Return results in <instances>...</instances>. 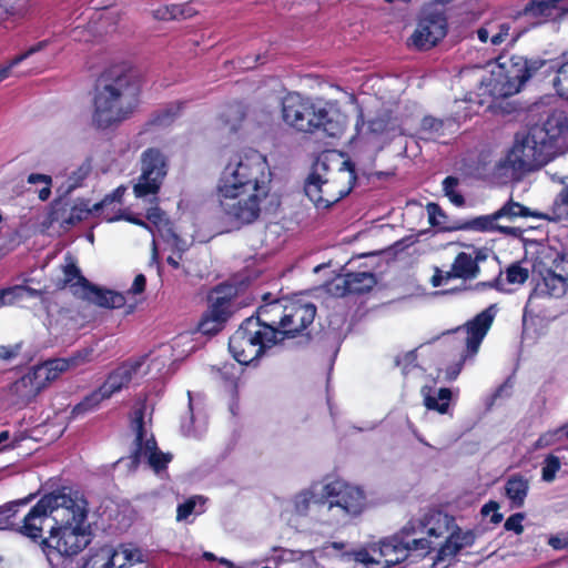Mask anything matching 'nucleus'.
<instances>
[{
  "mask_svg": "<svg viewBox=\"0 0 568 568\" xmlns=\"http://www.w3.org/2000/svg\"><path fill=\"white\" fill-rule=\"evenodd\" d=\"M142 82L130 69L112 65L95 80L92 98V125L115 129L131 119L141 104Z\"/></svg>",
  "mask_w": 568,
  "mask_h": 568,
  "instance_id": "obj_1",
  "label": "nucleus"
},
{
  "mask_svg": "<svg viewBox=\"0 0 568 568\" xmlns=\"http://www.w3.org/2000/svg\"><path fill=\"white\" fill-rule=\"evenodd\" d=\"M356 180L355 164L349 156L326 150L314 161L304 191L317 209H328L351 193Z\"/></svg>",
  "mask_w": 568,
  "mask_h": 568,
  "instance_id": "obj_2",
  "label": "nucleus"
},
{
  "mask_svg": "<svg viewBox=\"0 0 568 568\" xmlns=\"http://www.w3.org/2000/svg\"><path fill=\"white\" fill-rule=\"evenodd\" d=\"M68 523L50 526V536L41 540V549L50 562L63 556H74L90 542V535L84 528L87 501L77 493L68 503Z\"/></svg>",
  "mask_w": 568,
  "mask_h": 568,
  "instance_id": "obj_3",
  "label": "nucleus"
},
{
  "mask_svg": "<svg viewBox=\"0 0 568 568\" xmlns=\"http://www.w3.org/2000/svg\"><path fill=\"white\" fill-rule=\"evenodd\" d=\"M267 163L264 155L250 150L247 153L233 156L222 171L217 192H256L268 194L270 178L266 173Z\"/></svg>",
  "mask_w": 568,
  "mask_h": 568,
  "instance_id": "obj_4",
  "label": "nucleus"
},
{
  "mask_svg": "<svg viewBox=\"0 0 568 568\" xmlns=\"http://www.w3.org/2000/svg\"><path fill=\"white\" fill-rule=\"evenodd\" d=\"M261 320L276 332V343L303 335L313 324L316 306L301 300L281 298L260 306Z\"/></svg>",
  "mask_w": 568,
  "mask_h": 568,
  "instance_id": "obj_5",
  "label": "nucleus"
},
{
  "mask_svg": "<svg viewBox=\"0 0 568 568\" xmlns=\"http://www.w3.org/2000/svg\"><path fill=\"white\" fill-rule=\"evenodd\" d=\"M556 146L557 144H513L505 158L495 164L493 174L501 183L519 181L555 160L559 154Z\"/></svg>",
  "mask_w": 568,
  "mask_h": 568,
  "instance_id": "obj_6",
  "label": "nucleus"
},
{
  "mask_svg": "<svg viewBox=\"0 0 568 568\" xmlns=\"http://www.w3.org/2000/svg\"><path fill=\"white\" fill-rule=\"evenodd\" d=\"M498 72L490 79L491 94L507 98L518 93L525 83L538 71H542L548 64L547 59L540 57L528 59L524 55H508L501 53L496 58Z\"/></svg>",
  "mask_w": 568,
  "mask_h": 568,
  "instance_id": "obj_7",
  "label": "nucleus"
},
{
  "mask_svg": "<svg viewBox=\"0 0 568 568\" xmlns=\"http://www.w3.org/2000/svg\"><path fill=\"white\" fill-rule=\"evenodd\" d=\"M73 493L65 489L44 495L23 517L16 531L32 540L42 538L44 527L68 523V503Z\"/></svg>",
  "mask_w": 568,
  "mask_h": 568,
  "instance_id": "obj_8",
  "label": "nucleus"
},
{
  "mask_svg": "<svg viewBox=\"0 0 568 568\" xmlns=\"http://www.w3.org/2000/svg\"><path fill=\"white\" fill-rule=\"evenodd\" d=\"M276 343V332L261 320L260 310L256 317H248L230 337L229 348L240 364H250L257 359L266 348Z\"/></svg>",
  "mask_w": 568,
  "mask_h": 568,
  "instance_id": "obj_9",
  "label": "nucleus"
},
{
  "mask_svg": "<svg viewBox=\"0 0 568 568\" xmlns=\"http://www.w3.org/2000/svg\"><path fill=\"white\" fill-rule=\"evenodd\" d=\"M323 508H326L336 521L345 523L361 515L366 507L364 490L339 479L323 486Z\"/></svg>",
  "mask_w": 568,
  "mask_h": 568,
  "instance_id": "obj_10",
  "label": "nucleus"
},
{
  "mask_svg": "<svg viewBox=\"0 0 568 568\" xmlns=\"http://www.w3.org/2000/svg\"><path fill=\"white\" fill-rule=\"evenodd\" d=\"M143 418L144 404H141L133 410L131 417V429L135 435L130 456L131 465L136 466L142 460H145L152 469L159 473L166 467L168 463L171 460V455L164 454L158 449L153 436H148Z\"/></svg>",
  "mask_w": 568,
  "mask_h": 568,
  "instance_id": "obj_11",
  "label": "nucleus"
},
{
  "mask_svg": "<svg viewBox=\"0 0 568 568\" xmlns=\"http://www.w3.org/2000/svg\"><path fill=\"white\" fill-rule=\"evenodd\" d=\"M268 194L256 192H217L223 217L236 227L255 222L261 213V203Z\"/></svg>",
  "mask_w": 568,
  "mask_h": 568,
  "instance_id": "obj_12",
  "label": "nucleus"
},
{
  "mask_svg": "<svg viewBox=\"0 0 568 568\" xmlns=\"http://www.w3.org/2000/svg\"><path fill=\"white\" fill-rule=\"evenodd\" d=\"M432 548V541L428 538L403 540L396 534L371 544L372 551L378 555L379 568H389L404 561L410 551L419 550L427 554Z\"/></svg>",
  "mask_w": 568,
  "mask_h": 568,
  "instance_id": "obj_13",
  "label": "nucleus"
},
{
  "mask_svg": "<svg viewBox=\"0 0 568 568\" xmlns=\"http://www.w3.org/2000/svg\"><path fill=\"white\" fill-rule=\"evenodd\" d=\"M168 173L166 159L156 148L148 149L141 159V175L133 185V193L136 197L154 195L159 192L162 182Z\"/></svg>",
  "mask_w": 568,
  "mask_h": 568,
  "instance_id": "obj_14",
  "label": "nucleus"
},
{
  "mask_svg": "<svg viewBox=\"0 0 568 568\" xmlns=\"http://www.w3.org/2000/svg\"><path fill=\"white\" fill-rule=\"evenodd\" d=\"M320 106L296 92L287 93L282 101L283 121L303 133H312Z\"/></svg>",
  "mask_w": 568,
  "mask_h": 568,
  "instance_id": "obj_15",
  "label": "nucleus"
},
{
  "mask_svg": "<svg viewBox=\"0 0 568 568\" xmlns=\"http://www.w3.org/2000/svg\"><path fill=\"white\" fill-rule=\"evenodd\" d=\"M568 133V112L555 109L542 124H531L524 135L516 133L514 142H556Z\"/></svg>",
  "mask_w": 568,
  "mask_h": 568,
  "instance_id": "obj_16",
  "label": "nucleus"
},
{
  "mask_svg": "<svg viewBox=\"0 0 568 568\" xmlns=\"http://www.w3.org/2000/svg\"><path fill=\"white\" fill-rule=\"evenodd\" d=\"M453 521L450 517L439 511L426 514L423 518L410 519L402 529L396 532L403 540L413 538H423L420 535L427 534L428 537H443L448 532V525Z\"/></svg>",
  "mask_w": 568,
  "mask_h": 568,
  "instance_id": "obj_17",
  "label": "nucleus"
},
{
  "mask_svg": "<svg viewBox=\"0 0 568 568\" xmlns=\"http://www.w3.org/2000/svg\"><path fill=\"white\" fill-rule=\"evenodd\" d=\"M447 28V19L443 13H428L418 21L410 37L412 44L418 50H429L445 38Z\"/></svg>",
  "mask_w": 568,
  "mask_h": 568,
  "instance_id": "obj_18",
  "label": "nucleus"
},
{
  "mask_svg": "<svg viewBox=\"0 0 568 568\" xmlns=\"http://www.w3.org/2000/svg\"><path fill=\"white\" fill-rule=\"evenodd\" d=\"M568 16V0H529L521 10L517 11L513 19L530 17L537 21L532 27L544 22H561Z\"/></svg>",
  "mask_w": 568,
  "mask_h": 568,
  "instance_id": "obj_19",
  "label": "nucleus"
},
{
  "mask_svg": "<svg viewBox=\"0 0 568 568\" xmlns=\"http://www.w3.org/2000/svg\"><path fill=\"white\" fill-rule=\"evenodd\" d=\"M496 313V305L493 304L477 314L473 320L468 321L463 327L458 328V331L466 333L465 342L467 355L474 356L477 354L484 337L494 322Z\"/></svg>",
  "mask_w": 568,
  "mask_h": 568,
  "instance_id": "obj_20",
  "label": "nucleus"
},
{
  "mask_svg": "<svg viewBox=\"0 0 568 568\" xmlns=\"http://www.w3.org/2000/svg\"><path fill=\"white\" fill-rule=\"evenodd\" d=\"M145 358L141 357L135 361H129L112 372L104 384L101 386L109 397L121 390L132 381L144 376L148 372L142 369Z\"/></svg>",
  "mask_w": 568,
  "mask_h": 568,
  "instance_id": "obj_21",
  "label": "nucleus"
},
{
  "mask_svg": "<svg viewBox=\"0 0 568 568\" xmlns=\"http://www.w3.org/2000/svg\"><path fill=\"white\" fill-rule=\"evenodd\" d=\"M347 115L339 110L320 106L312 133L332 139H341L347 129Z\"/></svg>",
  "mask_w": 568,
  "mask_h": 568,
  "instance_id": "obj_22",
  "label": "nucleus"
},
{
  "mask_svg": "<svg viewBox=\"0 0 568 568\" xmlns=\"http://www.w3.org/2000/svg\"><path fill=\"white\" fill-rule=\"evenodd\" d=\"M354 126L355 134H353L347 142H357L359 138H376L395 129L389 112L378 113L366 122L362 108L358 109Z\"/></svg>",
  "mask_w": 568,
  "mask_h": 568,
  "instance_id": "obj_23",
  "label": "nucleus"
},
{
  "mask_svg": "<svg viewBox=\"0 0 568 568\" xmlns=\"http://www.w3.org/2000/svg\"><path fill=\"white\" fill-rule=\"evenodd\" d=\"M184 101H175L168 103L164 108L152 113L150 119L144 123L139 135L150 134L159 135L169 129L184 109Z\"/></svg>",
  "mask_w": 568,
  "mask_h": 568,
  "instance_id": "obj_24",
  "label": "nucleus"
},
{
  "mask_svg": "<svg viewBox=\"0 0 568 568\" xmlns=\"http://www.w3.org/2000/svg\"><path fill=\"white\" fill-rule=\"evenodd\" d=\"M376 284L375 275L371 272H356L339 275L333 283L334 294H361L369 291Z\"/></svg>",
  "mask_w": 568,
  "mask_h": 568,
  "instance_id": "obj_25",
  "label": "nucleus"
},
{
  "mask_svg": "<svg viewBox=\"0 0 568 568\" xmlns=\"http://www.w3.org/2000/svg\"><path fill=\"white\" fill-rule=\"evenodd\" d=\"M231 315V303L224 297L213 301L199 323V331L213 335L220 332Z\"/></svg>",
  "mask_w": 568,
  "mask_h": 568,
  "instance_id": "obj_26",
  "label": "nucleus"
},
{
  "mask_svg": "<svg viewBox=\"0 0 568 568\" xmlns=\"http://www.w3.org/2000/svg\"><path fill=\"white\" fill-rule=\"evenodd\" d=\"M44 388L34 369H30L21 378L10 385L9 392L13 404L24 406L29 404Z\"/></svg>",
  "mask_w": 568,
  "mask_h": 568,
  "instance_id": "obj_27",
  "label": "nucleus"
},
{
  "mask_svg": "<svg viewBox=\"0 0 568 568\" xmlns=\"http://www.w3.org/2000/svg\"><path fill=\"white\" fill-rule=\"evenodd\" d=\"M459 229L488 233L498 232L503 235L516 239L523 235V230L520 227L499 223L497 216H495V212L467 220L459 226Z\"/></svg>",
  "mask_w": 568,
  "mask_h": 568,
  "instance_id": "obj_28",
  "label": "nucleus"
},
{
  "mask_svg": "<svg viewBox=\"0 0 568 568\" xmlns=\"http://www.w3.org/2000/svg\"><path fill=\"white\" fill-rule=\"evenodd\" d=\"M77 293L82 294V300L92 302L101 307L120 308L125 304L123 294L111 290L99 288L92 284L87 287L78 286Z\"/></svg>",
  "mask_w": 568,
  "mask_h": 568,
  "instance_id": "obj_29",
  "label": "nucleus"
},
{
  "mask_svg": "<svg viewBox=\"0 0 568 568\" xmlns=\"http://www.w3.org/2000/svg\"><path fill=\"white\" fill-rule=\"evenodd\" d=\"M567 290L568 281L562 273H558L556 270H546L541 274V281L537 283L535 293L559 298L566 294Z\"/></svg>",
  "mask_w": 568,
  "mask_h": 568,
  "instance_id": "obj_30",
  "label": "nucleus"
},
{
  "mask_svg": "<svg viewBox=\"0 0 568 568\" xmlns=\"http://www.w3.org/2000/svg\"><path fill=\"white\" fill-rule=\"evenodd\" d=\"M449 120L435 118L433 115H425L419 123V128L415 132H407L405 128H399V133L409 138H418L420 140L436 139L445 133L447 125H450Z\"/></svg>",
  "mask_w": 568,
  "mask_h": 568,
  "instance_id": "obj_31",
  "label": "nucleus"
},
{
  "mask_svg": "<svg viewBox=\"0 0 568 568\" xmlns=\"http://www.w3.org/2000/svg\"><path fill=\"white\" fill-rule=\"evenodd\" d=\"M62 273L63 277L59 280L57 286L59 288L69 287L74 296L81 298L82 294L77 293L78 286L87 287L91 283L81 274V271L77 266L73 257H65V264L62 266Z\"/></svg>",
  "mask_w": 568,
  "mask_h": 568,
  "instance_id": "obj_32",
  "label": "nucleus"
},
{
  "mask_svg": "<svg viewBox=\"0 0 568 568\" xmlns=\"http://www.w3.org/2000/svg\"><path fill=\"white\" fill-rule=\"evenodd\" d=\"M542 72L554 73L551 84L556 94L560 99L568 101V60L550 59Z\"/></svg>",
  "mask_w": 568,
  "mask_h": 568,
  "instance_id": "obj_33",
  "label": "nucleus"
},
{
  "mask_svg": "<svg viewBox=\"0 0 568 568\" xmlns=\"http://www.w3.org/2000/svg\"><path fill=\"white\" fill-rule=\"evenodd\" d=\"M474 540L475 535L469 530L462 531L460 529H457L456 531H453L447 537L445 544L440 547L437 560L453 558L463 548L471 546Z\"/></svg>",
  "mask_w": 568,
  "mask_h": 568,
  "instance_id": "obj_34",
  "label": "nucleus"
},
{
  "mask_svg": "<svg viewBox=\"0 0 568 568\" xmlns=\"http://www.w3.org/2000/svg\"><path fill=\"white\" fill-rule=\"evenodd\" d=\"M245 118L246 111L242 104H230L220 115L222 129L230 134H236L241 131Z\"/></svg>",
  "mask_w": 568,
  "mask_h": 568,
  "instance_id": "obj_35",
  "label": "nucleus"
},
{
  "mask_svg": "<svg viewBox=\"0 0 568 568\" xmlns=\"http://www.w3.org/2000/svg\"><path fill=\"white\" fill-rule=\"evenodd\" d=\"M483 257L477 256L476 258H473L470 254H467L465 252H460L450 268L453 278L458 277L463 280H473L475 278L479 273V266L477 262L481 260Z\"/></svg>",
  "mask_w": 568,
  "mask_h": 568,
  "instance_id": "obj_36",
  "label": "nucleus"
},
{
  "mask_svg": "<svg viewBox=\"0 0 568 568\" xmlns=\"http://www.w3.org/2000/svg\"><path fill=\"white\" fill-rule=\"evenodd\" d=\"M92 212H97L89 202L81 200L77 202L69 211L67 209L58 210L54 213V220L60 221L63 226H72L87 219Z\"/></svg>",
  "mask_w": 568,
  "mask_h": 568,
  "instance_id": "obj_37",
  "label": "nucleus"
},
{
  "mask_svg": "<svg viewBox=\"0 0 568 568\" xmlns=\"http://www.w3.org/2000/svg\"><path fill=\"white\" fill-rule=\"evenodd\" d=\"M499 223L514 222L517 217H538L541 212L531 211L529 207L509 199L499 210L495 212Z\"/></svg>",
  "mask_w": 568,
  "mask_h": 568,
  "instance_id": "obj_38",
  "label": "nucleus"
},
{
  "mask_svg": "<svg viewBox=\"0 0 568 568\" xmlns=\"http://www.w3.org/2000/svg\"><path fill=\"white\" fill-rule=\"evenodd\" d=\"M529 489V481L521 475L510 476L505 484L506 496L513 506L521 507Z\"/></svg>",
  "mask_w": 568,
  "mask_h": 568,
  "instance_id": "obj_39",
  "label": "nucleus"
},
{
  "mask_svg": "<svg viewBox=\"0 0 568 568\" xmlns=\"http://www.w3.org/2000/svg\"><path fill=\"white\" fill-rule=\"evenodd\" d=\"M33 369L40 382L47 387L50 382L57 379L63 372L68 371L69 367L64 358H55L37 365Z\"/></svg>",
  "mask_w": 568,
  "mask_h": 568,
  "instance_id": "obj_40",
  "label": "nucleus"
},
{
  "mask_svg": "<svg viewBox=\"0 0 568 568\" xmlns=\"http://www.w3.org/2000/svg\"><path fill=\"white\" fill-rule=\"evenodd\" d=\"M323 488L318 493V485L314 484L308 489L300 491L294 497V509L298 515H306L311 503L318 504L323 507Z\"/></svg>",
  "mask_w": 568,
  "mask_h": 568,
  "instance_id": "obj_41",
  "label": "nucleus"
},
{
  "mask_svg": "<svg viewBox=\"0 0 568 568\" xmlns=\"http://www.w3.org/2000/svg\"><path fill=\"white\" fill-rule=\"evenodd\" d=\"M538 219L548 221H564L568 219V185H565L557 194L549 212L541 213V216H538Z\"/></svg>",
  "mask_w": 568,
  "mask_h": 568,
  "instance_id": "obj_42",
  "label": "nucleus"
},
{
  "mask_svg": "<svg viewBox=\"0 0 568 568\" xmlns=\"http://www.w3.org/2000/svg\"><path fill=\"white\" fill-rule=\"evenodd\" d=\"M432 389L424 387L422 389L424 404L428 409L437 410L445 414L449 406L452 392L448 388H440L436 395L430 394Z\"/></svg>",
  "mask_w": 568,
  "mask_h": 568,
  "instance_id": "obj_43",
  "label": "nucleus"
},
{
  "mask_svg": "<svg viewBox=\"0 0 568 568\" xmlns=\"http://www.w3.org/2000/svg\"><path fill=\"white\" fill-rule=\"evenodd\" d=\"M146 219L162 236L173 235L171 223L166 214L159 206L150 207L146 212Z\"/></svg>",
  "mask_w": 568,
  "mask_h": 568,
  "instance_id": "obj_44",
  "label": "nucleus"
},
{
  "mask_svg": "<svg viewBox=\"0 0 568 568\" xmlns=\"http://www.w3.org/2000/svg\"><path fill=\"white\" fill-rule=\"evenodd\" d=\"M106 398L110 397L106 394H104V390L102 389V387H100L97 390L92 392L90 395H88L81 403L75 405L72 409V415L75 417L88 412H91L95 409L100 405V403Z\"/></svg>",
  "mask_w": 568,
  "mask_h": 568,
  "instance_id": "obj_45",
  "label": "nucleus"
},
{
  "mask_svg": "<svg viewBox=\"0 0 568 568\" xmlns=\"http://www.w3.org/2000/svg\"><path fill=\"white\" fill-rule=\"evenodd\" d=\"M47 45V41H40L37 44L30 47L26 52L14 57L11 59L7 64L0 67V82L6 80L10 73L13 67L18 65L20 62L26 60L31 54L42 50Z\"/></svg>",
  "mask_w": 568,
  "mask_h": 568,
  "instance_id": "obj_46",
  "label": "nucleus"
},
{
  "mask_svg": "<svg viewBox=\"0 0 568 568\" xmlns=\"http://www.w3.org/2000/svg\"><path fill=\"white\" fill-rule=\"evenodd\" d=\"M27 504L26 499L20 501L8 503L0 507V530L2 529H17V524L12 520L20 505Z\"/></svg>",
  "mask_w": 568,
  "mask_h": 568,
  "instance_id": "obj_47",
  "label": "nucleus"
},
{
  "mask_svg": "<svg viewBox=\"0 0 568 568\" xmlns=\"http://www.w3.org/2000/svg\"><path fill=\"white\" fill-rule=\"evenodd\" d=\"M505 275L508 284L521 285L528 280L529 271L519 263H513L506 268Z\"/></svg>",
  "mask_w": 568,
  "mask_h": 568,
  "instance_id": "obj_48",
  "label": "nucleus"
},
{
  "mask_svg": "<svg viewBox=\"0 0 568 568\" xmlns=\"http://www.w3.org/2000/svg\"><path fill=\"white\" fill-rule=\"evenodd\" d=\"M459 184V180L455 176H447L443 181V191L445 195L450 200L453 204L456 206H463L465 204V199L462 194L456 192V187Z\"/></svg>",
  "mask_w": 568,
  "mask_h": 568,
  "instance_id": "obj_49",
  "label": "nucleus"
},
{
  "mask_svg": "<svg viewBox=\"0 0 568 568\" xmlns=\"http://www.w3.org/2000/svg\"><path fill=\"white\" fill-rule=\"evenodd\" d=\"M97 358L95 352L93 347H85L77 353H74L69 358H64L68 363V367L70 368H77L79 366H82L84 364L91 363Z\"/></svg>",
  "mask_w": 568,
  "mask_h": 568,
  "instance_id": "obj_50",
  "label": "nucleus"
},
{
  "mask_svg": "<svg viewBox=\"0 0 568 568\" xmlns=\"http://www.w3.org/2000/svg\"><path fill=\"white\" fill-rule=\"evenodd\" d=\"M561 463L558 456L552 454L548 455L542 464L541 479L546 483H551L556 478L557 471L560 469Z\"/></svg>",
  "mask_w": 568,
  "mask_h": 568,
  "instance_id": "obj_51",
  "label": "nucleus"
},
{
  "mask_svg": "<svg viewBox=\"0 0 568 568\" xmlns=\"http://www.w3.org/2000/svg\"><path fill=\"white\" fill-rule=\"evenodd\" d=\"M24 285H14L0 290V307L12 305L24 297Z\"/></svg>",
  "mask_w": 568,
  "mask_h": 568,
  "instance_id": "obj_52",
  "label": "nucleus"
},
{
  "mask_svg": "<svg viewBox=\"0 0 568 568\" xmlns=\"http://www.w3.org/2000/svg\"><path fill=\"white\" fill-rule=\"evenodd\" d=\"M204 503L205 499L202 496H193L183 504H180L176 509V520H185L190 515L196 511L197 505L203 506Z\"/></svg>",
  "mask_w": 568,
  "mask_h": 568,
  "instance_id": "obj_53",
  "label": "nucleus"
},
{
  "mask_svg": "<svg viewBox=\"0 0 568 568\" xmlns=\"http://www.w3.org/2000/svg\"><path fill=\"white\" fill-rule=\"evenodd\" d=\"M153 17L164 21L175 20L184 17V9L183 6L180 4H166L154 10Z\"/></svg>",
  "mask_w": 568,
  "mask_h": 568,
  "instance_id": "obj_54",
  "label": "nucleus"
},
{
  "mask_svg": "<svg viewBox=\"0 0 568 568\" xmlns=\"http://www.w3.org/2000/svg\"><path fill=\"white\" fill-rule=\"evenodd\" d=\"M493 24V32L490 37V43L499 45L507 40L509 31L511 29L510 22L507 21H489Z\"/></svg>",
  "mask_w": 568,
  "mask_h": 568,
  "instance_id": "obj_55",
  "label": "nucleus"
},
{
  "mask_svg": "<svg viewBox=\"0 0 568 568\" xmlns=\"http://www.w3.org/2000/svg\"><path fill=\"white\" fill-rule=\"evenodd\" d=\"M562 426L547 432L539 436L534 444V449H542L554 445L560 437H565V430H561Z\"/></svg>",
  "mask_w": 568,
  "mask_h": 568,
  "instance_id": "obj_56",
  "label": "nucleus"
},
{
  "mask_svg": "<svg viewBox=\"0 0 568 568\" xmlns=\"http://www.w3.org/2000/svg\"><path fill=\"white\" fill-rule=\"evenodd\" d=\"M124 192H125V187L124 186H119L111 194L105 195L102 201L95 203L93 205V209L95 211H100L103 207H105V206H108V205H110V204H112L114 202H121V199H122Z\"/></svg>",
  "mask_w": 568,
  "mask_h": 568,
  "instance_id": "obj_57",
  "label": "nucleus"
},
{
  "mask_svg": "<svg viewBox=\"0 0 568 568\" xmlns=\"http://www.w3.org/2000/svg\"><path fill=\"white\" fill-rule=\"evenodd\" d=\"M234 366L232 364H225L222 367H212V373L216 378L229 382L232 386H235Z\"/></svg>",
  "mask_w": 568,
  "mask_h": 568,
  "instance_id": "obj_58",
  "label": "nucleus"
},
{
  "mask_svg": "<svg viewBox=\"0 0 568 568\" xmlns=\"http://www.w3.org/2000/svg\"><path fill=\"white\" fill-rule=\"evenodd\" d=\"M307 551L300 550H291V549H281L280 559L282 561H292L297 562L298 568L304 566V557Z\"/></svg>",
  "mask_w": 568,
  "mask_h": 568,
  "instance_id": "obj_59",
  "label": "nucleus"
},
{
  "mask_svg": "<svg viewBox=\"0 0 568 568\" xmlns=\"http://www.w3.org/2000/svg\"><path fill=\"white\" fill-rule=\"evenodd\" d=\"M523 520V514H514L506 519L504 527L506 530L515 531L517 535H520L524 531Z\"/></svg>",
  "mask_w": 568,
  "mask_h": 568,
  "instance_id": "obj_60",
  "label": "nucleus"
},
{
  "mask_svg": "<svg viewBox=\"0 0 568 568\" xmlns=\"http://www.w3.org/2000/svg\"><path fill=\"white\" fill-rule=\"evenodd\" d=\"M498 504L495 503V501H489L488 504H485L481 508V514L484 516H489L491 515L490 517V521L493 524H499L503 519V515L498 513Z\"/></svg>",
  "mask_w": 568,
  "mask_h": 568,
  "instance_id": "obj_61",
  "label": "nucleus"
},
{
  "mask_svg": "<svg viewBox=\"0 0 568 568\" xmlns=\"http://www.w3.org/2000/svg\"><path fill=\"white\" fill-rule=\"evenodd\" d=\"M20 0H0V19L4 20L17 12V6Z\"/></svg>",
  "mask_w": 568,
  "mask_h": 568,
  "instance_id": "obj_62",
  "label": "nucleus"
},
{
  "mask_svg": "<svg viewBox=\"0 0 568 568\" xmlns=\"http://www.w3.org/2000/svg\"><path fill=\"white\" fill-rule=\"evenodd\" d=\"M416 354L414 351L407 352L402 356L396 357V365L403 367V373L406 374L409 366L416 365Z\"/></svg>",
  "mask_w": 568,
  "mask_h": 568,
  "instance_id": "obj_63",
  "label": "nucleus"
},
{
  "mask_svg": "<svg viewBox=\"0 0 568 568\" xmlns=\"http://www.w3.org/2000/svg\"><path fill=\"white\" fill-rule=\"evenodd\" d=\"M118 556V552H114L112 557L104 561H100L99 559H91L87 561L82 568H115L114 558Z\"/></svg>",
  "mask_w": 568,
  "mask_h": 568,
  "instance_id": "obj_64",
  "label": "nucleus"
}]
</instances>
